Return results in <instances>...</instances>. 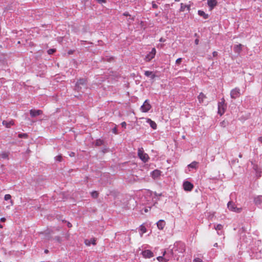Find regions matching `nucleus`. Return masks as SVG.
Here are the masks:
<instances>
[{
	"instance_id": "obj_1",
	"label": "nucleus",
	"mask_w": 262,
	"mask_h": 262,
	"mask_svg": "<svg viewBox=\"0 0 262 262\" xmlns=\"http://www.w3.org/2000/svg\"><path fill=\"white\" fill-rule=\"evenodd\" d=\"M169 252L171 255L177 260H178L180 257L183 255V253L185 251V246L182 242H176L173 246L169 247Z\"/></svg>"
},
{
	"instance_id": "obj_2",
	"label": "nucleus",
	"mask_w": 262,
	"mask_h": 262,
	"mask_svg": "<svg viewBox=\"0 0 262 262\" xmlns=\"http://www.w3.org/2000/svg\"><path fill=\"white\" fill-rule=\"evenodd\" d=\"M75 89L78 92H83L86 89V80L84 78L80 79L76 83Z\"/></svg>"
},
{
	"instance_id": "obj_3",
	"label": "nucleus",
	"mask_w": 262,
	"mask_h": 262,
	"mask_svg": "<svg viewBox=\"0 0 262 262\" xmlns=\"http://www.w3.org/2000/svg\"><path fill=\"white\" fill-rule=\"evenodd\" d=\"M138 156L139 158L144 163L147 162L149 159L148 155L144 152V149L142 147L138 149Z\"/></svg>"
},
{
	"instance_id": "obj_4",
	"label": "nucleus",
	"mask_w": 262,
	"mask_h": 262,
	"mask_svg": "<svg viewBox=\"0 0 262 262\" xmlns=\"http://www.w3.org/2000/svg\"><path fill=\"white\" fill-rule=\"evenodd\" d=\"M226 107L225 99L222 98L221 101L218 103V114L222 116L225 113Z\"/></svg>"
},
{
	"instance_id": "obj_5",
	"label": "nucleus",
	"mask_w": 262,
	"mask_h": 262,
	"mask_svg": "<svg viewBox=\"0 0 262 262\" xmlns=\"http://www.w3.org/2000/svg\"><path fill=\"white\" fill-rule=\"evenodd\" d=\"M227 207L230 210L236 213H240L242 210V208L237 207L232 202H229L227 204Z\"/></svg>"
},
{
	"instance_id": "obj_6",
	"label": "nucleus",
	"mask_w": 262,
	"mask_h": 262,
	"mask_svg": "<svg viewBox=\"0 0 262 262\" xmlns=\"http://www.w3.org/2000/svg\"><path fill=\"white\" fill-rule=\"evenodd\" d=\"M241 90L238 88H235L232 89L230 92V97L232 99H236L241 96Z\"/></svg>"
},
{
	"instance_id": "obj_7",
	"label": "nucleus",
	"mask_w": 262,
	"mask_h": 262,
	"mask_svg": "<svg viewBox=\"0 0 262 262\" xmlns=\"http://www.w3.org/2000/svg\"><path fill=\"white\" fill-rule=\"evenodd\" d=\"M151 106L149 104V101L148 100H146L143 105L141 106V110L142 112H147L150 108Z\"/></svg>"
},
{
	"instance_id": "obj_8",
	"label": "nucleus",
	"mask_w": 262,
	"mask_h": 262,
	"mask_svg": "<svg viewBox=\"0 0 262 262\" xmlns=\"http://www.w3.org/2000/svg\"><path fill=\"white\" fill-rule=\"evenodd\" d=\"M156 50L155 48H152L151 51L145 56L144 60L146 61H149L153 59L156 55Z\"/></svg>"
},
{
	"instance_id": "obj_9",
	"label": "nucleus",
	"mask_w": 262,
	"mask_h": 262,
	"mask_svg": "<svg viewBox=\"0 0 262 262\" xmlns=\"http://www.w3.org/2000/svg\"><path fill=\"white\" fill-rule=\"evenodd\" d=\"M183 188L185 191H191L193 186V185L188 181H185L183 183Z\"/></svg>"
},
{
	"instance_id": "obj_10",
	"label": "nucleus",
	"mask_w": 262,
	"mask_h": 262,
	"mask_svg": "<svg viewBox=\"0 0 262 262\" xmlns=\"http://www.w3.org/2000/svg\"><path fill=\"white\" fill-rule=\"evenodd\" d=\"M142 254L143 256L146 258H150L154 256L153 253L149 250L143 251Z\"/></svg>"
},
{
	"instance_id": "obj_11",
	"label": "nucleus",
	"mask_w": 262,
	"mask_h": 262,
	"mask_svg": "<svg viewBox=\"0 0 262 262\" xmlns=\"http://www.w3.org/2000/svg\"><path fill=\"white\" fill-rule=\"evenodd\" d=\"M30 115L32 117H34L39 116L42 114V111L41 110H31L30 111Z\"/></svg>"
},
{
	"instance_id": "obj_12",
	"label": "nucleus",
	"mask_w": 262,
	"mask_h": 262,
	"mask_svg": "<svg viewBox=\"0 0 262 262\" xmlns=\"http://www.w3.org/2000/svg\"><path fill=\"white\" fill-rule=\"evenodd\" d=\"M161 173V172L160 170L156 169L151 172V176L153 179H156L160 177Z\"/></svg>"
},
{
	"instance_id": "obj_13",
	"label": "nucleus",
	"mask_w": 262,
	"mask_h": 262,
	"mask_svg": "<svg viewBox=\"0 0 262 262\" xmlns=\"http://www.w3.org/2000/svg\"><path fill=\"white\" fill-rule=\"evenodd\" d=\"M252 165H253V168L255 171L256 173L258 174L260 173L262 171L261 168L257 164H255L253 162H251Z\"/></svg>"
},
{
	"instance_id": "obj_14",
	"label": "nucleus",
	"mask_w": 262,
	"mask_h": 262,
	"mask_svg": "<svg viewBox=\"0 0 262 262\" xmlns=\"http://www.w3.org/2000/svg\"><path fill=\"white\" fill-rule=\"evenodd\" d=\"M207 4L210 8V9L212 10L215 6L217 5V2L216 0H208Z\"/></svg>"
},
{
	"instance_id": "obj_15",
	"label": "nucleus",
	"mask_w": 262,
	"mask_h": 262,
	"mask_svg": "<svg viewBox=\"0 0 262 262\" xmlns=\"http://www.w3.org/2000/svg\"><path fill=\"white\" fill-rule=\"evenodd\" d=\"M166 252L164 251L163 252L162 256H158L157 259V260L160 262H167L169 260L168 258H167L166 257H164L165 255L166 254Z\"/></svg>"
},
{
	"instance_id": "obj_16",
	"label": "nucleus",
	"mask_w": 262,
	"mask_h": 262,
	"mask_svg": "<svg viewBox=\"0 0 262 262\" xmlns=\"http://www.w3.org/2000/svg\"><path fill=\"white\" fill-rule=\"evenodd\" d=\"M254 203L256 205L262 204V195H258L254 199Z\"/></svg>"
},
{
	"instance_id": "obj_17",
	"label": "nucleus",
	"mask_w": 262,
	"mask_h": 262,
	"mask_svg": "<svg viewBox=\"0 0 262 262\" xmlns=\"http://www.w3.org/2000/svg\"><path fill=\"white\" fill-rule=\"evenodd\" d=\"M157 225L159 229L163 230L165 226V222L164 220H160L157 223Z\"/></svg>"
},
{
	"instance_id": "obj_18",
	"label": "nucleus",
	"mask_w": 262,
	"mask_h": 262,
	"mask_svg": "<svg viewBox=\"0 0 262 262\" xmlns=\"http://www.w3.org/2000/svg\"><path fill=\"white\" fill-rule=\"evenodd\" d=\"M242 47L243 45L242 44L235 45L233 48V50L235 53L239 54L242 50Z\"/></svg>"
},
{
	"instance_id": "obj_19",
	"label": "nucleus",
	"mask_w": 262,
	"mask_h": 262,
	"mask_svg": "<svg viewBox=\"0 0 262 262\" xmlns=\"http://www.w3.org/2000/svg\"><path fill=\"white\" fill-rule=\"evenodd\" d=\"M139 230L141 237H142L143 234L147 232V229L143 225H141L140 226Z\"/></svg>"
},
{
	"instance_id": "obj_20",
	"label": "nucleus",
	"mask_w": 262,
	"mask_h": 262,
	"mask_svg": "<svg viewBox=\"0 0 262 262\" xmlns=\"http://www.w3.org/2000/svg\"><path fill=\"white\" fill-rule=\"evenodd\" d=\"M146 122L148 123L150 127L154 129H155L157 128V124L155 123V122L152 121L150 119H147Z\"/></svg>"
},
{
	"instance_id": "obj_21",
	"label": "nucleus",
	"mask_w": 262,
	"mask_h": 262,
	"mask_svg": "<svg viewBox=\"0 0 262 262\" xmlns=\"http://www.w3.org/2000/svg\"><path fill=\"white\" fill-rule=\"evenodd\" d=\"M84 243H85V245L87 246H90L91 244L95 245H96V239L94 238H91L90 239H85L84 241Z\"/></svg>"
},
{
	"instance_id": "obj_22",
	"label": "nucleus",
	"mask_w": 262,
	"mask_h": 262,
	"mask_svg": "<svg viewBox=\"0 0 262 262\" xmlns=\"http://www.w3.org/2000/svg\"><path fill=\"white\" fill-rule=\"evenodd\" d=\"M198 162L193 161L189 165H188V168L190 171V168L196 169L198 167Z\"/></svg>"
},
{
	"instance_id": "obj_23",
	"label": "nucleus",
	"mask_w": 262,
	"mask_h": 262,
	"mask_svg": "<svg viewBox=\"0 0 262 262\" xmlns=\"http://www.w3.org/2000/svg\"><path fill=\"white\" fill-rule=\"evenodd\" d=\"M3 124L4 125L6 126V127L9 128V127H10L11 126H12L14 124V121L12 120L9 121V122H8L7 121H3Z\"/></svg>"
},
{
	"instance_id": "obj_24",
	"label": "nucleus",
	"mask_w": 262,
	"mask_h": 262,
	"mask_svg": "<svg viewBox=\"0 0 262 262\" xmlns=\"http://www.w3.org/2000/svg\"><path fill=\"white\" fill-rule=\"evenodd\" d=\"M198 14L203 17L204 19H207L208 18V14L205 13L202 10H199L198 11Z\"/></svg>"
},
{
	"instance_id": "obj_25",
	"label": "nucleus",
	"mask_w": 262,
	"mask_h": 262,
	"mask_svg": "<svg viewBox=\"0 0 262 262\" xmlns=\"http://www.w3.org/2000/svg\"><path fill=\"white\" fill-rule=\"evenodd\" d=\"M198 98L199 102L201 103L203 102L204 99L206 98V96L203 93H201L198 96Z\"/></svg>"
},
{
	"instance_id": "obj_26",
	"label": "nucleus",
	"mask_w": 262,
	"mask_h": 262,
	"mask_svg": "<svg viewBox=\"0 0 262 262\" xmlns=\"http://www.w3.org/2000/svg\"><path fill=\"white\" fill-rule=\"evenodd\" d=\"M144 74L147 77L150 76L151 79H154L155 77V75L151 71H146L145 72Z\"/></svg>"
},
{
	"instance_id": "obj_27",
	"label": "nucleus",
	"mask_w": 262,
	"mask_h": 262,
	"mask_svg": "<svg viewBox=\"0 0 262 262\" xmlns=\"http://www.w3.org/2000/svg\"><path fill=\"white\" fill-rule=\"evenodd\" d=\"M187 8L188 10H190V6H188L186 5H184L183 3L181 4V8H180V11H184L185 9Z\"/></svg>"
},
{
	"instance_id": "obj_28",
	"label": "nucleus",
	"mask_w": 262,
	"mask_h": 262,
	"mask_svg": "<svg viewBox=\"0 0 262 262\" xmlns=\"http://www.w3.org/2000/svg\"><path fill=\"white\" fill-rule=\"evenodd\" d=\"M11 196L9 194H6L4 196V199L5 201L10 200L11 205L12 206L13 205V201L11 200Z\"/></svg>"
},
{
	"instance_id": "obj_29",
	"label": "nucleus",
	"mask_w": 262,
	"mask_h": 262,
	"mask_svg": "<svg viewBox=\"0 0 262 262\" xmlns=\"http://www.w3.org/2000/svg\"><path fill=\"white\" fill-rule=\"evenodd\" d=\"M91 195L94 198H97L98 196V193L96 191H94L91 192Z\"/></svg>"
},
{
	"instance_id": "obj_30",
	"label": "nucleus",
	"mask_w": 262,
	"mask_h": 262,
	"mask_svg": "<svg viewBox=\"0 0 262 262\" xmlns=\"http://www.w3.org/2000/svg\"><path fill=\"white\" fill-rule=\"evenodd\" d=\"M216 230H221L223 228V226L221 224H218L214 227Z\"/></svg>"
},
{
	"instance_id": "obj_31",
	"label": "nucleus",
	"mask_w": 262,
	"mask_h": 262,
	"mask_svg": "<svg viewBox=\"0 0 262 262\" xmlns=\"http://www.w3.org/2000/svg\"><path fill=\"white\" fill-rule=\"evenodd\" d=\"M103 144V141L101 140H98L96 141V145L97 146H100Z\"/></svg>"
},
{
	"instance_id": "obj_32",
	"label": "nucleus",
	"mask_w": 262,
	"mask_h": 262,
	"mask_svg": "<svg viewBox=\"0 0 262 262\" xmlns=\"http://www.w3.org/2000/svg\"><path fill=\"white\" fill-rule=\"evenodd\" d=\"M55 160L58 162L61 161L62 157L60 155L57 156L55 157Z\"/></svg>"
},
{
	"instance_id": "obj_33",
	"label": "nucleus",
	"mask_w": 262,
	"mask_h": 262,
	"mask_svg": "<svg viewBox=\"0 0 262 262\" xmlns=\"http://www.w3.org/2000/svg\"><path fill=\"white\" fill-rule=\"evenodd\" d=\"M55 49H50L49 50H48V53L49 54H53V53H54L55 52Z\"/></svg>"
},
{
	"instance_id": "obj_34",
	"label": "nucleus",
	"mask_w": 262,
	"mask_h": 262,
	"mask_svg": "<svg viewBox=\"0 0 262 262\" xmlns=\"http://www.w3.org/2000/svg\"><path fill=\"white\" fill-rule=\"evenodd\" d=\"M18 137L19 138H26L28 137V135L26 134H19L18 135Z\"/></svg>"
},
{
	"instance_id": "obj_35",
	"label": "nucleus",
	"mask_w": 262,
	"mask_h": 262,
	"mask_svg": "<svg viewBox=\"0 0 262 262\" xmlns=\"http://www.w3.org/2000/svg\"><path fill=\"white\" fill-rule=\"evenodd\" d=\"M193 262H203V260L200 258H195L193 259Z\"/></svg>"
},
{
	"instance_id": "obj_36",
	"label": "nucleus",
	"mask_w": 262,
	"mask_h": 262,
	"mask_svg": "<svg viewBox=\"0 0 262 262\" xmlns=\"http://www.w3.org/2000/svg\"><path fill=\"white\" fill-rule=\"evenodd\" d=\"M182 60V58H178V59L176 60V63L177 64H180V63L181 62Z\"/></svg>"
},
{
	"instance_id": "obj_37",
	"label": "nucleus",
	"mask_w": 262,
	"mask_h": 262,
	"mask_svg": "<svg viewBox=\"0 0 262 262\" xmlns=\"http://www.w3.org/2000/svg\"><path fill=\"white\" fill-rule=\"evenodd\" d=\"M97 2L99 4L105 3L106 2V0H97Z\"/></svg>"
},
{
	"instance_id": "obj_38",
	"label": "nucleus",
	"mask_w": 262,
	"mask_h": 262,
	"mask_svg": "<svg viewBox=\"0 0 262 262\" xmlns=\"http://www.w3.org/2000/svg\"><path fill=\"white\" fill-rule=\"evenodd\" d=\"M152 7L154 9H157L158 8V5L156 4L154 2H152Z\"/></svg>"
},
{
	"instance_id": "obj_39",
	"label": "nucleus",
	"mask_w": 262,
	"mask_h": 262,
	"mask_svg": "<svg viewBox=\"0 0 262 262\" xmlns=\"http://www.w3.org/2000/svg\"><path fill=\"white\" fill-rule=\"evenodd\" d=\"M2 157L3 159H6L8 157V155L6 153H3L2 154Z\"/></svg>"
},
{
	"instance_id": "obj_40",
	"label": "nucleus",
	"mask_w": 262,
	"mask_h": 262,
	"mask_svg": "<svg viewBox=\"0 0 262 262\" xmlns=\"http://www.w3.org/2000/svg\"><path fill=\"white\" fill-rule=\"evenodd\" d=\"M122 127L125 128L126 126V123L125 122H123L121 124Z\"/></svg>"
},
{
	"instance_id": "obj_41",
	"label": "nucleus",
	"mask_w": 262,
	"mask_h": 262,
	"mask_svg": "<svg viewBox=\"0 0 262 262\" xmlns=\"http://www.w3.org/2000/svg\"><path fill=\"white\" fill-rule=\"evenodd\" d=\"M113 132L115 134H117V130L116 127H115L113 129Z\"/></svg>"
},
{
	"instance_id": "obj_42",
	"label": "nucleus",
	"mask_w": 262,
	"mask_h": 262,
	"mask_svg": "<svg viewBox=\"0 0 262 262\" xmlns=\"http://www.w3.org/2000/svg\"><path fill=\"white\" fill-rule=\"evenodd\" d=\"M212 55H213V56L214 57H216L217 55V52H216V51H214L213 53H212Z\"/></svg>"
},
{
	"instance_id": "obj_43",
	"label": "nucleus",
	"mask_w": 262,
	"mask_h": 262,
	"mask_svg": "<svg viewBox=\"0 0 262 262\" xmlns=\"http://www.w3.org/2000/svg\"><path fill=\"white\" fill-rule=\"evenodd\" d=\"M165 41V39H164L163 38L161 37L160 39H159V41L160 42H164Z\"/></svg>"
},
{
	"instance_id": "obj_44",
	"label": "nucleus",
	"mask_w": 262,
	"mask_h": 262,
	"mask_svg": "<svg viewBox=\"0 0 262 262\" xmlns=\"http://www.w3.org/2000/svg\"><path fill=\"white\" fill-rule=\"evenodd\" d=\"M70 156V157H74L75 156V153L73 152H71L70 154H69Z\"/></svg>"
},
{
	"instance_id": "obj_45",
	"label": "nucleus",
	"mask_w": 262,
	"mask_h": 262,
	"mask_svg": "<svg viewBox=\"0 0 262 262\" xmlns=\"http://www.w3.org/2000/svg\"><path fill=\"white\" fill-rule=\"evenodd\" d=\"M0 220L1 222H4L6 221V219L5 217H2Z\"/></svg>"
},
{
	"instance_id": "obj_46",
	"label": "nucleus",
	"mask_w": 262,
	"mask_h": 262,
	"mask_svg": "<svg viewBox=\"0 0 262 262\" xmlns=\"http://www.w3.org/2000/svg\"><path fill=\"white\" fill-rule=\"evenodd\" d=\"M258 141L262 143V137H260L258 138Z\"/></svg>"
},
{
	"instance_id": "obj_47",
	"label": "nucleus",
	"mask_w": 262,
	"mask_h": 262,
	"mask_svg": "<svg viewBox=\"0 0 262 262\" xmlns=\"http://www.w3.org/2000/svg\"><path fill=\"white\" fill-rule=\"evenodd\" d=\"M195 43L198 45L199 43V39H196L195 40Z\"/></svg>"
},
{
	"instance_id": "obj_48",
	"label": "nucleus",
	"mask_w": 262,
	"mask_h": 262,
	"mask_svg": "<svg viewBox=\"0 0 262 262\" xmlns=\"http://www.w3.org/2000/svg\"><path fill=\"white\" fill-rule=\"evenodd\" d=\"M68 226L69 227H72V225H71V224L70 223H69H69H68Z\"/></svg>"
},
{
	"instance_id": "obj_49",
	"label": "nucleus",
	"mask_w": 262,
	"mask_h": 262,
	"mask_svg": "<svg viewBox=\"0 0 262 262\" xmlns=\"http://www.w3.org/2000/svg\"><path fill=\"white\" fill-rule=\"evenodd\" d=\"M148 211V209L147 208H145L144 212H147Z\"/></svg>"
},
{
	"instance_id": "obj_50",
	"label": "nucleus",
	"mask_w": 262,
	"mask_h": 262,
	"mask_svg": "<svg viewBox=\"0 0 262 262\" xmlns=\"http://www.w3.org/2000/svg\"><path fill=\"white\" fill-rule=\"evenodd\" d=\"M217 246H218V245H217V243H215V244H214V247H217Z\"/></svg>"
},
{
	"instance_id": "obj_51",
	"label": "nucleus",
	"mask_w": 262,
	"mask_h": 262,
	"mask_svg": "<svg viewBox=\"0 0 262 262\" xmlns=\"http://www.w3.org/2000/svg\"><path fill=\"white\" fill-rule=\"evenodd\" d=\"M56 239H57V240L58 242H60V237H56Z\"/></svg>"
},
{
	"instance_id": "obj_52",
	"label": "nucleus",
	"mask_w": 262,
	"mask_h": 262,
	"mask_svg": "<svg viewBox=\"0 0 262 262\" xmlns=\"http://www.w3.org/2000/svg\"><path fill=\"white\" fill-rule=\"evenodd\" d=\"M48 252H49V251L48 250L46 249V250H45V253H48Z\"/></svg>"
},
{
	"instance_id": "obj_53",
	"label": "nucleus",
	"mask_w": 262,
	"mask_h": 262,
	"mask_svg": "<svg viewBox=\"0 0 262 262\" xmlns=\"http://www.w3.org/2000/svg\"><path fill=\"white\" fill-rule=\"evenodd\" d=\"M160 47L161 48H162L163 47V45H158V47Z\"/></svg>"
},
{
	"instance_id": "obj_54",
	"label": "nucleus",
	"mask_w": 262,
	"mask_h": 262,
	"mask_svg": "<svg viewBox=\"0 0 262 262\" xmlns=\"http://www.w3.org/2000/svg\"><path fill=\"white\" fill-rule=\"evenodd\" d=\"M3 228V226L1 224H0V228Z\"/></svg>"
},
{
	"instance_id": "obj_55",
	"label": "nucleus",
	"mask_w": 262,
	"mask_h": 262,
	"mask_svg": "<svg viewBox=\"0 0 262 262\" xmlns=\"http://www.w3.org/2000/svg\"><path fill=\"white\" fill-rule=\"evenodd\" d=\"M239 158H241V157H242V155H241V154H239Z\"/></svg>"
},
{
	"instance_id": "obj_56",
	"label": "nucleus",
	"mask_w": 262,
	"mask_h": 262,
	"mask_svg": "<svg viewBox=\"0 0 262 262\" xmlns=\"http://www.w3.org/2000/svg\"><path fill=\"white\" fill-rule=\"evenodd\" d=\"M180 0H174L175 2H179Z\"/></svg>"
}]
</instances>
